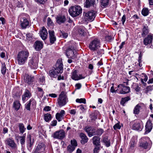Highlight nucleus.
Returning <instances> with one entry per match:
<instances>
[{"instance_id": "obj_30", "label": "nucleus", "mask_w": 153, "mask_h": 153, "mask_svg": "<svg viewBox=\"0 0 153 153\" xmlns=\"http://www.w3.org/2000/svg\"><path fill=\"white\" fill-rule=\"evenodd\" d=\"M31 102H32V104L33 105L36 106V103L34 100L32 99H30L28 103L25 105V108L27 110L30 111V106Z\"/></svg>"}, {"instance_id": "obj_46", "label": "nucleus", "mask_w": 153, "mask_h": 153, "mask_svg": "<svg viewBox=\"0 0 153 153\" xmlns=\"http://www.w3.org/2000/svg\"><path fill=\"white\" fill-rule=\"evenodd\" d=\"M76 102L80 103H82L84 104L86 103V100L84 98H81L80 99H77L76 100Z\"/></svg>"}, {"instance_id": "obj_47", "label": "nucleus", "mask_w": 153, "mask_h": 153, "mask_svg": "<svg viewBox=\"0 0 153 153\" xmlns=\"http://www.w3.org/2000/svg\"><path fill=\"white\" fill-rule=\"evenodd\" d=\"M99 146H95L93 150L94 153H98L100 149Z\"/></svg>"}, {"instance_id": "obj_48", "label": "nucleus", "mask_w": 153, "mask_h": 153, "mask_svg": "<svg viewBox=\"0 0 153 153\" xmlns=\"http://www.w3.org/2000/svg\"><path fill=\"white\" fill-rule=\"evenodd\" d=\"M121 126L120 125V123H118L115 124L113 126V128L115 130L119 129L121 128Z\"/></svg>"}, {"instance_id": "obj_15", "label": "nucleus", "mask_w": 153, "mask_h": 153, "mask_svg": "<svg viewBox=\"0 0 153 153\" xmlns=\"http://www.w3.org/2000/svg\"><path fill=\"white\" fill-rule=\"evenodd\" d=\"M34 76L32 75H26L24 77L25 82L29 85L33 84V82H34Z\"/></svg>"}, {"instance_id": "obj_44", "label": "nucleus", "mask_w": 153, "mask_h": 153, "mask_svg": "<svg viewBox=\"0 0 153 153\" xmlns=\"http://www.w3.org/2000/svg\"><path fill=\"white\" fill-rule=\"evenodd\" d=\"M75 149V147L71 145H69L67 147L68 151L71 153Z\"/></svg>"}, {"instance_id": "obj_26", "label": "nucleus", "mask_w": 153, "mask_h": 153, "mask_svg": "<svg viewBox=\"0 0 153 153\" xmlns=\"http://www.w3.org/2000/svg\"><path fill=\"white\" fill-rule=\"evenodd\" d=\"M31 96V94L30 91L27 89H26L24 94L22 95V100L25 102L26 98L28 99L30 98Z\"/></svg>"}, {"instance_id": "obj_42", "label": "nucleus", "mask_w": 153, "mask_h": 153, "mask_svg": "<svg viewBox=\"0 0 153 153\" xmlns=\"http://www.w3.org/2000/svg\"><path fill=\"white\" fill-rule=\"evenodd\" d=\"M1 72L3 75H4L6 73V67L5 63L2 64L1 66Z\"/></svg>"}, {"instance_id": "obj_58", "label": "nucleus", "mask_w": 153, "mask_h": 153, "mask_svg": "<svg viewBox=\"0 0 153 153\" xmlns=\"http://www.w3.org/2000/svg\"><path fill=\"white\" fill-rule=\"evenodd\" d=\"M69 113L71 114L75 115L76 113V110L72 109L69 111Z\"/></svg>"}, {"instance_id": "obj_8", "label": "nucleus", "mask_w": 153, "mask_h": 153, "mask_svg": "<svg viewBox=\"0 0 153 153\" xmlns=\"http://www.w3.org/2000/svg\"><path fill=\"white\" fill-rule=\"evenodd\" d=\"M65 133L62 129L60 130L55 132L53 135V137L54 138L62 139L65 137Z\"/></svg>"}, {"instance_id": "obj_61", "label": "nucleus", "mask_w": 153, "mask_h": 153, "mask_svg": "<svg viewBox=\"0 0 153 153\" xmlns=\"http://www.w3.org/2000/svg\"><path fill=\"white\" fill-rule=\"evenodd\" d=\"M135 145V143L133 141H131L130 143V146L131 148H133Z\"/></svg>"}, {"instance_id": "obj_40", "label": "nucleus", "mask_w": 153, "mask_h": 153, "mask_svg": "<svg viewBox=\"0 0 153 153\" xmlns=\"http://www.w3.org/2000/svg\"><path fill=\"white\" fill-rule=\"evenodd\" d=\"M51 119V114H47L44 115V119L46 122H48L50 121Z\"/></svg>"}, {"instance_id": "obj_1", "label": "nucleus", "mask_w": 153, "mask_h": 153, "mask_svg": "<svg viewBox=\"0 0 153 153\" xmlns=\"http://www.w3.org/2000/svg\"><path fill=\"white\" fill-rule=\"evenodd\" d=\"M63 64L62 61L58 59L56 64V68L54 70H51L49 71L50 76L51 77H56L58 74H61L63 70Z\"/></svg>"}, {"instance_id": "obj_5", "label": "nucleus", "mask_w": 153, "mask_h": 153, "mask_svg": "<svg viewBox=\"0 0 153 153\" xmlns=\"http://www.w3.org/2000/svg\"><path fill=\"white\" fill-rule=\"evenodd\" d=\"M68 101V98L66 93L63 91L61 92L59 96L58 99L59 105L60 107L63 106L66 104Z\"/></svg>"}, {"instance_id": "obj_49", "label": "nucleus", "mask_w": 153, "mask_h": 153, "mask_svg": "<svg viewBox=\"0 0 153 153\" xmlns=\"http://www.w3.org/2000/svg\"><path fill=\"white\" fill-rule=\"evenodd\" d=\"M142 56L141 53H140L139 54V56L138 57V62H139V66L141 67L142 66V64H141L142 62Z\"/></svg>"}, {"instance_id": "obj_50", "label": "nucleus", "mask_w": 153, "mask_h": 153, "mask_svg": "<svg viewBox=\"0 0 153 153\" xmlns=\"http://www.w3.org/2000/svg\"><path fill=\"white\" fill-rule=\"evenodd\" d=\"M71 145L75 147L77 146V143L76 140L75 139L71 140Z\"/></svg>"}, {"instance_id": "obj_35", "label": "nucleus", "mask_w": 153, "mask_h": 153, "mask_svg": "<svg viewBox=\"0 0 153 153\" xmlns=\"http://www.w3.org/2000/svg\"><path fill=\"white\" fill-rule=\"evenodd\" d=\"M109 0H100L101 5L102 7L105 8L109 4Z\"/></svg>"}, {"instance_id": "obj_38", "label": "nucleus", "mask_w": 153, "mask_h": 153, "mask_svg": "<svg viewBox=\"0 0 153 153\" xmlns=\"http://www.w3.org/2000/svg\"><path fill=\"white\" fill-rule=\"evenodd\" d=\"M104 132V130L101 128H99L97 130L95 129V135L100 136Z\"/></svg>"}, {"instance_id": "obj_54", "label": "nucleus", "mask_w": 153, "mask_h": 153, "mask_svg": "<svg viewBox=\"0 0 153 153\" xmlns=\"http://www.w3.org/2000/svg\"><path fill=\"white\" fill-rule=\"evenodd\" d=\"M135 90L137 92H139L141 90L138 84H136L135 87L134 88Z\"/></svg>"}, {"instance_id": "obj_16", "label": "nucleus", "mask_w": 153, "mask_h": 153, "mask_svg": "<svg viewBox=\"0 0 153 153\" xmlns=\"http://www.w3.org/2000/svg\"><path fill=\"white\" fill-rule=\"evenodd\" d=\"M84 6L87 8L90 7H95L96 4V0H86L84 3Z\"/></svg>"}, {"instance_id": "obj_22", "label": "nucleus", "mask_w": 153, "mask_h": 153, "mask_svg": "<svg viewBox=\"0 0 153 153\" xmlns=\"http://www.w3.org/2000/svg\"><path fill=\"white\" fill-rule=\"evenodd\" d=\"M40 36L43 40H45L47 38L48 32L46 29L43 27L40 32Z\"/></svg>"}, {"instance_id": "obj_13", "label": "nucleus", "mask_w": 153, "mask_h": 153, "mask_svg": "<svg viewBox=\"0 0 153 153\" xmlns=\"http://www.w3.org/2000/svg\"><path fill=\"white\" fill-rule=\"evenodd\" d=\"M38 62L36 59L32 58L29 60L28 65L32 69H36L37 67Z\"/></svg>"}, {"instance_id": "obj_62", "label": "nucleus", "mask_w": 153, "mask_h": 153, "mask_svg": "<svg viewBox=\"0 0 153 153\" xmlns=\"http://www.w3.org/2000/svg\"><path fill=\"white\" fill-rule=\"evenodd\" d=\"M126 17L125 15H124L122 18L121 21L122 22V24L124 25V23L126 21Z\"/></svg>"}, {"instance_id": "obj_45", "label": "nucleus", "mask_w": 153, "mask_h": 153, "mask_svg": "<svg viewBox=\"0 0 153 153\" xmlns=\"http://www.w3.org/2000/svg\"><path fill=\"white\" fill-rule=\"evenodd\" d=\"M78 32L79 34L82 36H85L86 34V32L83 29L80 28L78 30Z\"/></svg>"}, {"instance_id": "obj_2", "label": "nucleus", "mask_w": 153, "mask_h": 153, "mask_svg": "<svg viewBox=\"0 0 153 153\" xmlns=\"http://www.w3.org/2000/svg\"><path fill=\"white\" fill-rule=\"evenodd\" d=\"M29 53L27 51H21L18 53L16 57L17 63L19 65L24 64L27 61Z\"/></svg>"}, {"instance_id": "obj_53", "label": "nucleus", "mask_w": 153, "mask_h": 153, "mask_svg": "<svg viewBox=\"0 0 153 153\" xmlns=\"http://www.w3.org/2000/svg\"><path fill=\"white\" fill-rule=\"evenodd\" d=\"M47 24L48 26H53V23L49 17L47 19Z\"/></svg>"}, {"instance_id": "obj_59", "label": "nucleus", "mask_w": 153, "mask_h": 153, "mask_svg": "<svg viewBox=\"0 0 153 153\" xmlns=\"http://www.w3.org/2000/svg\"><path fill=\"white\" fill-rule=\"evenodd\" d=\"M106 40L110 41L112 40L113 38L111 36H108L106 37Z\"/></svg>"}, {"instance_id": "obj_37", "label": "nucleus", "mask_w": 153, "mask_h": 153, "mask_svg": "<svg viewBox=\"0 0 153 153\" xmlns=\"http://www.w3.org/2000/svg\"><path fill=\"white\" fill-rule=\"evenodd\" d=\"M103 142L105 143V145L107 147H108L110 146V140L106 137H104L103 139Z\"/></svg>"}, {"instance_id": "obj_34", "label": "nucleus", "mask_w": 153, "mask_h": 153, "mask_svg": "<svg viewBox=\"0 0 153 153\" xmlns=\"http://www.w3.org/2000/svg\"><path fill=\"white\" fill-rule=\"evenodd\" d=\"M18 126L19 128V130L21 133L23 134L26 130V128L25 127L24 125L22 123H18Z\"/></svg>"}, {"instance_id": "obj_10", "label": "nucleus", "mask_w": 153, "mask_h": 153, "mask_svg": "<svg viewBox=\"0 0 153 153\" xmlns=\"http://www.w3.org/2000/svg\"><path fill=\"white\" fill-rule=\"evenodd\" d=\"M117 87L120 88V89L119 92L120 94H125L130 92V88L128 86H125L123 84H120Z\"/></svg>"}, {"instance_id": "obj_29", "label": "nucleus", "mask_w": 153, "mask_h": 153, "mask_svg": "<svg viewBox=\"0 0 153 153\" xmlns=\"http://www.w3.org/2000/svg\"><path fill=\"white\" fill-rule=\"evenodd\" d=\"M100 137L97 136H94L92 138V143L95 146L100 145Z\"/></svg>"}, {"instance_id": "obj_25", "label": "nucleus", "mask_w": 153, "mask_h": 153, "mask_svg": "<svg viewBox=\"0 0 153 153\" xmlns=\"http://www.w3.org/2000/svg\"><path fill=\"white\" fill-rule=\"evenodd\" d=\"M66 20V17L64 16L59 15L56 16V22L59 25L64 22Z\"/></svg>"}, {"instance_id": "obj_41", "label": "nucleus", "mask_w": 153, "mask_h": 153, "mask_svg": "<svg viewBox=\"0 0 153 153\" xmlns=\"http://www.w3.org/2000/svg\"><path fill=\"white\" fill-rule=\"evenodd\" d=\"M149 13V10L148 8H144L142 11V14L144 16H147Z\"/></svg>"}, {"instance_id": "obj_56", "label": "nucleus", "mask_w": 153, "mask_h": 153, "mask_svg": "<svg viewBox=\"0 0 153 153\" xmlns=\"http://www.w3.org/2000/svg\"><path fill=\"white\" fill-rule=\"evenodd\" d=\"M37 90L41 92L40 94H41V96H43V95L44 94V92L43 91V89L42 88H39V87H38L37 88Z\"/></svg>"}, {"instance_id": "obj_43", "label": "nucleus", "mask_w": 153, "mask_h": 153, "mask_svg": "<svg viewBox=\"0 0 153 153\" xmlns=\"http://www.w3.org/2000/svg\"><path fill=\"white\" fill-rule=\"evenodd\" d=\"M19 137L20 138V143L22 146L25 144V136L23 135L22 136H19Z\"/></svg>"}, {"instance_id": "obj_51", "label": "nucleus", "mask_w": 153, "mask_h": 153, "mask_svg": "<svg viewBox=\"0 0 153 153\" xmlns=\"http://www.w3.org/2000/svg\"><path fill=\"white\" fill-rule=\"evenodd\" d=\"M61 35L64 38H66L68 36V34L67 33L65 32L64 31H60Z\"/></svg>"}, {"instance_id": "obj_19", "label": "nucleus", "mask_w": 153, "mask_h": 153, "mask_svg": "<svg viewBox=\"0 0 153 153\" xmlns=\"http://www.w3.org/2000/svg\"><path fill=\"white\" fill-rule=\"evenodd\" d=\"M153 38V35L152 34H149L143 40L144 44L146 45L149 44H151L152 42Z\"/></svg>"}, {"instance_id": "obj_4", "label": "nucleus", "mask_w": 153, "mask_h": 153, "mask_svg": "<svg viewBox=\"0 0 153 153\" xmlns=\"http://www.w3.org/2000/svg\"><path fill=\"white\" fill-rule=\"evenodd\" d=\"M100 40L98 39H95L90 42L88 47L91 51H96L100 47Z\"/></svg>"}, {"instance_id": "obj_55", "label": "nucleus", "mask_w": 153, "mask_h": 153, "mask_svg": "<svg viewBox=\"0 0 153 153\" xmlns=\"http://www.w3.org/2000/svg\"><path fill=\"white\" fill-rule=\"evenodd\" d=\"M152 87L151 86H147L145 90V93H147L149 91H152Z\"/></svg>"}, {"instance_id": "obj_32", "label": "nucleus", "mask_w": 153, "mask_h": 153, "mask_svg": "<svg viewBox=\"0 0 153 153\" xmlns=\"http://www.w3.org/2000/svg\"><path fill=\"white\" fill-rule=\"evenodd\" d=\"M21 105L19 101L16 100L15 101L13 104V107L16 111H18L20 108Z\"/></svg>"}, {"instance_id": "obj_28", "label": "nucleus", "mask_w": 153, "mask_h": 153, "mask_svg": "<svg viewBox=\"0 0 153 153\" xmlns=\"http://www.w3.org/2000/svg\"><path fill=\"white\" fill-rule=\"evenodd\" d=\"M79 136L81 139V143L82 144H84L88 142V139L85 134L81 133Z\"/></svg>"}, {"instance_id": "obj_36", "label": "nucleus", "mask_w": 153, "mask_h": 153, "mask_svg": "<svg viewBox=\"0 0 153 153\" xmlns=\"http://www.w3.org/2000/svg\"><path fill=\"white\" fill-rule=\"evenodd\" d=\"M130 100V98L128 96L124 98H121V101L120 102V104L123 106H124L125 105V103L127 102Z\"/></svg>"}, {"instance_id": "obj_21", "label": "nucleus", "mask_w": 153, "mask_h": 153, "mask_svg": "<svg viewBox=\"0 0 153 153\" xmlns=\"http://www.w3.org/2000/svg\"><path fill=\"white\" fill-rule=\"evenodd\" d=\"M33 46L36 51H39L42 48L43 43L41 41H36L35 42Z\"/></svg>"}, {"instance_id": "obj_64", "label": "nucleus", "mask_w": 153, "mask_h": 153, "mask_svg": "<svg viewBox=\"0 0 153 153\" xmlns=\"http://www.w3.org/2000/svg\"><path fill=\"white\" fill-rule=\"evenodd\" d=\"M48 95L49 96L53 98H56L57 97V95L56 94L53 93L49 94Z\"/></svg>"}, {"instance_id": "obj_7", "label": "nucleus", "mask_w": 153, "mask_h": 153, "mask_svg": "<svg viewBox=\"0 0 153 153\" xmlns=\"http://www.w3.org/2000/svg\"><path fill=\"white\" fill-rule=\"evenodd\" d=\"M147 139H149L148 137H143L141 138L139 141V146L142 147L145 149H146L148 148H150L151 147V145L150 143H148L146 141Z\"/></svg>"}, {"instance_id": "obj_23", "label": "nucleus", "mask_w": 153, "mask_h": 153, "mask_svg": "<svg viewBox=\"0 0 153 153\" xmlns=\"http://www.w3.org/2000/svg\"><path fill=\"white\" fill-rule=\"evenodd\" d=\"M65 111L63 110H61L59 113H57L56 115V119L58 121H61L64 118Z\"/></svg>"}, {"instance_id": "obj_52", "label": "nucleus", "mask_w": 153, "mask_h": 153, "mask_svg": "<svg viewBox=\"0 0 153 153\" xmlns=\"http://www.w3.org/2000/svg\"><path fill=\"white\" fill-rule=\"evenodd\" d=\"M21 95V93L20 92H17L14 94L13 96V97L15 99H18L20 97V96Z\"/></svg>"}, {"instance_id": "obj_18", "label": "nucleus", "mask_w": 153, "mask_h": 153, "mask_svg": "<svg viewBox=\"0 0 153 153\" xmlns=\"http://www.w3.org/2000/svg\"><path fill=\"white\" fill-rule=\"evenodd\" d=\"M28 140L27 141V146L28 149L30 151H31L32 149V147L33 143V141H31V139L30 137V135H28L27 136Z\"/></svg>"}, {"instance_id": "obj_27", "label": "nucleus", "mask_w": 153, "mask_h": 153, "mask_svg": "<svg viewBox=\"0 0 153 153\" xmlns=\"http://www.w3.org/2000/svg\"><path fill=\"white\" fill-rule=\"evenodd\" d=\"M21 25L23 29H25L29 25V22L25 17L23 18L21 20Z\"/></svg>"}, {"instance_id": "obj_63", "label": "nucleus", "mask_w": 153, "mask_h": 153, "mask_svg": "<svg viewBox=\"0 0 153 153\" xmlns=\"http://www.w3.org/2000/svg\"><path fill=\"white\" fill-rule=\"evenodd\" d=\"M78 107L82 111H84L85 110V108L84 107L83 105H81L79 106H78Z\"/></svg>"}, {"instance_id": "obj_3", "label": "nucleus", "mask_w": 153, "mask_h": 153, "mask_svg": "<svg viewBox=\"0 0 153 153\" xmlns=\"http://www.w3.org/2000/svg\"><path fill=\"white\" fill-rule=\"evenodd\" d=\"M82 9L81 7L77 5L71 7L69 10L70 15L73 17H75L82 13Z\"/></svg>"}, {"instance_id": "obj_6", "label": "nucleus", "mask_w": 153, "mask_h": 153, "mask_svg": "<svg viewBox=\"0 0 153 153\" xmlns=\"http://www.w3.org/2000/svg\"><path fill=\"white\" fill-rule=\"evenodd\" d=\"M83 15L86 21L92 22L96 16V12L93 10H91L87 12L84 13Z\"/></svg>"}, {"instance_id": "obj_24", "label": "nucleus", "mask_w": 153, "mask_h": 153, "mask_svg": "<svg viewBox=\"0 0 153 153\" xmlns=\"http://www.w3.org/2000/svg\"><path fill=\"white\" fill-rule=\"evenodd\" d=\"M54 31L53 30L49 31L50 41V43L53 44L56 41V39L54 35Z\"/></svg>"}, {"instance_id": "obj_39", "label": "nucleus", "mask_w": 153, "mask_h": 153, "mask_svg": "<svg viewBox=\"0 0 153 153\" xmlns=\"http://www.w3.org/2000/svg\"><path fill=\"white\" fill-rule=\"evenodd\" d=\"M140 108L141 106L139 104L137 105L134 109V113L135 114H138L139 113Z\"/></svg>"}, {"instance_id": "obj_33", "label": "nucleus", "mask_w": 153, "mask_h": 153, "mask_svg": "<svg viewBox=\"0 0 153 153\" xmlns=\"http://www.w3.org/2000/svg\"><path fill=\"white\" fill-rule=\"evenodd\" d=\"M149 30L147 26H144L142 29L141 35L142 37H144L148 33Z\"/></svg>"}, {"instance_id": "obj_57", "label": "nucleus", "mask_w": 153, "mask_h": 153, "mask_svg": "<svg viewBox=\"0 0 153 153\" xmlns=\"http://www.w3.org/2000/svg\"><path fill=\"white\" fill-rule=\"evenodd\" d=\"M82 86L81 84L80 83H78L75 85V87L76 88V89H80Z\"/></svg>"}, {"instance_id": "obj_20", "label": "nucleus", "mask_w": 153, "mask_h": 153, "mask_svg": "<svg viewBox=\"0 0 153 153\" xmlns=\"http://www.w3.org/2000/svg\"><path fill=\"white\" fill-rule=\"evenodd\" d=\"M152 123L150 120H149L147 122L146 126V133L149 132L152 128Z\"/></svg>"}, {"instance_id": "obj_11", "label": "nucleus", "mask_w": 153, "mask_h": 153, "mask_svg": "<svg viewBox=\"0 0 153 153\" xmlns=\"http://www.w3.org/2000/svg\"><path fill=\"white\" fill-rule=\"evenodd\" d=\"M75 52L76 51L74 47L70 46L67 49L65 54L68 58H71L74 55Z\"/></svg>"}, {"instance_id": "obj_60", "label": "nucleus", "mask_w": 153, "mask_h": 153, "mask_svg": "<svg viewBox=\"0 0 153 153\" xmlns=\"http://www.w3.org/2000/svg\"><path fill=\"white\" fill-rule=\"evenodd\" d=\"M57 121L56 120H53L52 121L51 125L52 126H55L56 125Z\"/></svg>"}, {"instance_id": "obj_9", "label": "nucleus", "mask_w": 153, "mask_h": 153, "mask_svg": "<svg viewBox=\"0 0 153 153\" xmlns=\"http://www.w3.org/2000/svg\"><path fill=\"white\" fill-rule=\"evenodd\" d=\"M6 145H8L12 149L16 150L17 149V145L14 141L10 138H7L5 141Z\"/></svg>"}, {"instance_id": "obj_17", "label": "nucleus", "mask_w": 153, "mask_h": 153, "mask_svg": "<svg viewBox=\"0 0 153 153\" xmlns=\"http://www.w3.org/2000/svg\"><path fill=\"white\" fill-rule=\"evenodd\" d=\"M45 147L44 144L43 143H40L39 144L35 149L33 153H39L42 152L45 150Z\"/></svg>"}, {"instance_id": "obj_12", "label": "nucleus", "mask_w": 153, "mask_h": 153, "mask_svg": "<svg viewBox=\"0 0 153 153\" xmlns=\"http://www.w3.org/2000/svg\"><path fill=\"white\" fill-rule=\"evenodd\" d=\"M84 130L88 133V135L89 137H91L95 135V129L91 126L85 127Z\"/></svg>"}, {"instance_id": "obj_14", "label": "nucleus", "mask_w": 153, "mask_h": 153, "mask_svg": "<svg viewBox=\"0 0 153 153\" xmlns=\"http://www.w3.org/2000/svg\"><path fill=\"white\" fill-rule=\"evenodd\" d=\"M72 79L75 80H79L84 79L85 77L83 76L82 74H79L78 75L77 74V71L76 70H74L72 73Z\"/></svg>"}, {"instance_id": "obj_31", "label": "nucleus", "mask_w": 153, "mask_h": 153, "mask_svg": "<svg viewBox=\"0 0 153 153\" xmlns=\"http://www.w3.org/2000/svg\"><path fill=\"white\" fill-rule=\"evenodd\" d=\"M132 129L133 130H136L141 131L142 128V126H141L140 123L138 122H136L132 126Z\"/></svg>"}]
</instances>
